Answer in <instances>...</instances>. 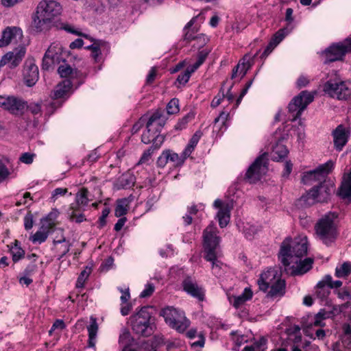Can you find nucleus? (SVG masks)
Segmentation results:
<instances>
[{
	"mask_svg": "<svg viewBox=\"0 0 351 351\" xmlns=\"http://www.w3.org/2000/svg\"><path fill=\"white\" fill-rule=\"evenodd\" d=\"M307 250L308 241L306 236H300L293 240L287 237L281 244L279 258L285 267L291 263H298V259L306 254Z\"/></svg>",
	"mask_w": 351,
	"mask_h": 351,
	"instance_id": "obj_1",
	"label": "nucleus"
},
{
	"mask_svg": "<svg viewBox=\"0 0 351 351\" xmlns=\"http://www.w3.org/2000/svg\"><path fill=\"white\" fill-rule=\"evenodd\" d=\"M149 307L144 306L132 317V328L134 332L143 337L151 336L156 328L154 318L149 312Z\"/></svg>",
	"mask_w": 351,
	"mask_h": 351,
	"instance_id": "obj_2",
	"label": "nucleus"
},
{
	"mask_svg": "<svg viewBox=\"0 0 351 351\" xmlns=\"http://www.w3.org/2000/svg\"><path fill=\"white\" fill-rule=\"evenodd\" d=\"M275 276V271L269 270L262 273L258 280L259 289L263 291H266L271 285V289L267 293V297L271 298H280L285 293L286 283L284 280L278 279L271 284V280Z\"/></svg>",
	"mask_w": 351,
	"mask_h": 351,
	"instance_id": "obj_3",
	"label": "nucleus"
},
{
	"mask_svg": "<svg viewBox=\"0 0 351 351\" xmlns=\"http://www.w3.org/2000/svg\"><path fill=\"white\" fill-rule=\"evenodd\" d=\"M337 215L335 213L325 215L315 226L318 237L326 245L332 243L336 237V227L334 222Z\"/></svg>",
	"mask_w": 351,
	"mask_h": 351,
	"instance_id": "obj_4",
	"label": "nucleus"
},
{
	"mask_svg": "<svg viewBox=\"0 0 351 351\" xmlns=\"http://www.w3.org/2000/svg\"><path fill=\"white\" fill-rule=\"evenodd\" d=\"M160 315L162 316L165 322L172 328L180 332H183L189 326V321L184 315L183 311L173 307L163 308Z\"/></svg>",
	"mask_w": 351,
	"mask_h": 351,
	"instance_id": "obj_5",
	"label": "nucleus"
},
{
	"mask_svg": "<svg viewBox=\"0 0 351 351\" xmlns=\"http://www.w3.org/2000/svg\"><path fill=\"white\" fill-rule=\"evenodd\" d=\"M324 91L330 97L347 100L351 96V84L340 80H329L324 85Z\"/></svg>",
	"mask_w": 351,
	"mask_h": 351,
	"instance_id": "obj_6",
	"label": "nucleus"
},
{
	"mask_svg": "<svg viewBox=\"0 0 351 351\" xmlns=\"http://www.w3.org/2000/svg\"><path fill=\"white\" fill-rule=\"evenodd\" d=\"M217 227L210 224L203 232L204 258L206 261H212L215 258V253L220 241L217 236Z\"/></svg>",
	"mask_w": 351,
	"mask_h": 351,
	"instance_id": "obj_7",
	"label": "nucleus"
},
{
	"mask_svg": "<svg viewBox=\"0 0 351 351\" xmlns=\"http://www.w3.org/2000/svg\"><path fill=\"white\" fill-rule=\"evenodd\" d=\"M314 99L313 93L303 90L299 95L294 97L288 105L289 112L293 113L292 121L299 119L302 112Z\"/></svg>",
	"mask_w": 351,
	"mask_h": 351,
	"instance_id": "obj_8",
	"label": "nucleus"
},
{
	"mask_svg": "<svg viewBox=\"0 0 351 351\" xmlns=\"http://www.w3.org/2000/svg\"><path fill=\"white\" fill-rule=\"evenodd\" d=\"M334 191L332 184L327 182L319 184L313 187L308 193L306 197H302L304 201L311 200L308 204H313L315 202H327L330 199L332 193Z\"/></svg>",
	"mask_w": 351,
	"mask_h": 351,
	"instance_id": "obj_9",
	"label": "nucleus"
},
{
	"mask_svg": "<svg viewBox=\"0 0 351 351\" xmlns=\"http://www.w3.org/2000/svg\"><path fill=\"white\" fill-rule=\"evenodd\" d=\"M333 166V162L329 160L319 165L315 169L306 172L302 178V182L304 184H311L314 182H318L319 184L324 183L326 182V177L331 171Z\"/></svg>",
	"mask_w": 351,
	"mask_h": 351,
	"instance_id": "obj_10",
	"label": "nucleus"
},
{
	"mask_svg": "<svg viewBox=\"0 0 351 351\" xmlns=\"http://www.w3.org/2000/svg\"><path fill=\"white\" fill-rule=\"evenodd\" d=\"M267 154L265 153L258 156L248 168L245 174V178L250 183L256 182L261 178V176L266 173L267 170Z\"/></svg>",
	"mask_w": 351,
	"mask_h": 351,
	"instance_id": "obj_11",
	"label": "nucleus"
},
{
	"mask_svg": "<svg viewBox=\"0 0 351 351\" xmlns=\"http://www.w3.org/2000/svg\"><path fill=\"white\" fill-rule=\"evenodd\" d=\"M0 107L12 114L21 115L26 108V102L14 96L0 95Z\"/></svg>",
	"mask_w": 351,
	"mask_h": 351,
	"instance_id": "obj_12",
	"label": "nucleus"
},
{
	"mask_svg": "<svg viewBox=\"0 0 351 351\" xmlns=\"http://www.w3.org/2000/svg\"><path fill=\"white\" fill-rule=\"evenodd\" d=\"M37 13L40 14L43 19L50 21L60 14L62 12L61 5L54 0H43L39 3L36 8Z\"/></svg>",
	"mask_w": 351,
	"mask_h": 351,
	"instance_id": "obj_13",
	"label": "nucleus"
},
{
	"mask_svg": "<svg viewBox=\"0 0 351 351\" xmlns=\"http://www.w3.org/2000/svg\"><path fill=\"white\" fill-rule=\"evenodd\" d=\"M26 53V49L19 45L13 51L6 53L0 60V66L8 64L10 69L16 68L21 62Z\"/></svg>",
	"mask_w": 351,
	"mask_h": 351,
	"instance_id": "obj_14",
	"label": "nucleus"
},
{
	"mask_svg": "<svg viewBox=\"0 0 351 351\" xmlns=\"http://www.w3.org/2000/svg\"><path fill=\"white\" fill-rule=\"evenodd\" d=\"M348 53L347 51V43L346 40L341 43L331 45L325 51V64L332 62L341 60L345 55Z\"/></svg>",
	"mask_w": 351,
	"mask_h": 351,
	"instance_id": "obj_15",
	"label": "nucleus"
},
{
	"mask_svg": "<svg viewBox=\"0 0 351 351\" xmlns=\"http://www.w3.org/2000/svg\"><path fill=\"white\" fill-rule=\"evenodd\" d=\"M23 79L27 86H32L36 84L39 77L38 68L32 58H27L23 67Z\"/></svg>",
	"mask_w": 351,
	"mask_h": 351,
	"instance_id": "obj_16",
	"label": "nucleus"
},
{
	"mask_svg": "<svg viewBox=\"0 0 351 351\" xmlns=\"http://www.w3.org/2000/svg\"><path fill=\"white\" fill-rule=\"evenodd\" d=\"M332 136L335 149L340 152L348 141L350 129L340 124L332 131Z\"/></svg>",
	"mask_w": 351,
	"mask_h": 351,
	"instance_id": "obj_17",
	"label": "nucleus"
},
{
	"mask_svg": "<svg viewBox=\"0 0 351 351\" xmlns=\"http://www.w3.org/2000/svg\"><path fill=\"white\" fill-rule=\"evenodd\" d=\"M23 38L21 29L16 27H7L2 32L0 39V47H6L11 43L17 44Z\"/></svg>",
	"mask_w": 351,
	"mask_h": 351,
	"instance_id": "obj_18",
	"label": "nucleus"
},
{
	"mask_svg": "<svg viewBox=\"0 0 351 351\" xmlns=\"http://www.w3.org/2000/svg\"><path fill=\"white\" fill-rule=\"evenodd\" d=\"M183 289L192 297L197 298L199 301L204 300V289L199 286L197 282L191 277L186 278L182 282Z\"/></svg>",
	"mask_w": 351,
	"mask_h": 351,
	"instance_id": "obj_19",
	"label": "nucleus"
},
{
	"mask_svg": "<svg viewBox=\"0 0 351 351\" xmlns=\"http://www.w3.org/2000/svg\"><path fill=\"white\" fill-rule=\"evenodd\" d=\"M214 206L219 208L217 217L220 227H226L230 221L232 206L228 203L224 204L221 200L217 199L214 202Z\"/></svg>",
	"mask_w": 351,
	"mask_h": 351,
	"instance_id": "obj_20",
	"label": "nucleus"
},
{
	"mask_svg": "<svg viewBox=\"0 0 351 351\" xmlns=\"http://www.w3.org/2000/svg\"><path fill=\"white\" fill-rule=\"evenodd\" d=\"M58 231L61 234L60 239L54 238L53 243L57 254L58 260H60L69 252L71 244L69 241L66 240L63 234V230H58Z\"/></svg>",
	"mask_w": 351,
	"mask_h": 351,
	"instance_id": "obj_21",
	"label": "nucleus"
},
{
	"mask_svg": "<svg viewBox=\"0 0 351 351\" xmlns=\"http://www.w3.org/2000/svg\"><path fill=\"white\" fill-rule=\"evenodd\" d=\"M197 19V16L193 17L191 21L187 23V24L185 25L184 28V38L185 40L190 42L193 40H198L199 39L201 40V44L202 45H205L208 40V38L206 37L204 34H199L197 36H194L195 32H197V29H195V28L190 29V28L193 25V24L195 23Z\"/></svg>",
	"mask_w": 351,
	"mask_h": 351,
	"instance_id": "obj_22",
	"label": "nucleus"
},
{
	"mask_svg": "<svg viewBox=\"0 0 351 351\" xmlns=\"http://www.w3.org/2000/svg\"><path fill=\"white\" fill-rule=\"evenodd\" d=\"M166 119L162 116L159 112H154L149 119L146 123V127L150 129L155 130L156 133H160L161 129L165 125Z\"/></svg>",
	"mask_w": 351,
	"mask_h": 351,
	"instance_id": "obj_23",
	"label": "nucleus"
},
{
	"mask_svg": "<svg viewBox=\"0 0 351 351\" xmlns=\"http://www.w3.org/2000/svg\"><path fill=\"white\" fill-rule=\"evenodd\" d=\"M253 295V293L250 288H245L243 292L237 296H228V300L232 306L239 308L243 305L247 301L250 300Z\"/></svg>",
	"mask_w": 351,
	"mask_h": 351,
	"instance_id": "obj_24",
	"label": "nucleus"
},
{
	"mask_svg": "<svg viewBox=\"0 0 351 351\" xmlns=\"http://www.w3.org/2000/svg\"><path fill=\"white\" fill-rule=\"evenodd\" d=\"M313 263V260L311 258H306L303 261H302L301 258L298 259V262L296 263V267H292V270L291 271V275H303L312 268Z\"/></svg>",
	"mask_w": 351,
	"mask_h": 351,
	"instance_id": "obj_25",
	"label": "nucleus"
},
{
	"mask_svg": "<svg viewBox=\"0 0 351 351\" xmlns=\"http://www.w3.org/2000/svg\"><path fill=\"white\" fill-rule=\"evenodd\" d=\"M47 50L51 51L50 56L54 58V60L57 64L61 62H64V56L66 53V51L63 49L60 42H53Z\"/></svg>",
	"mask_w": 351,
	"mask_h": 351,
	"instance_id": "obj_26",
	"label": "nucleus"
},
{
	"mask_svg": "<svg viewBox=\"0 0 351 351\" xmlns=\"http://www.w3.org/2000/svg\"><path fill=\"white\" fill-rule=\"evenodd\" d=\"M331 281V276L326 275L324 279L319 281L315 287V294L321 300L326 298L330 293V287L327 282Z\"/></svg>",
	"mask_w": 351,
	"mask_h": 351,
	"instance_id": "obj_27",
	"label": "nucleus"
},
{
	"mask_svg": "<svg viewBox=\"0 0 351 351\" xmlns=\"http://www.w3.org/2000/svg\"><path fill=\"white\" fill-rule=\"evenodd\" d=\"M135 183V177L130 172L123 173L115 182L114 186L117 189L130 188Z\"/></svg>",
	"mask_w": 351,
	"mask_h": 351,
	"instance_id": "obj_28",
	"label": "nucleus"
},
{
	"mask_svg": "<svg viewBox=\"0 0 351 351\" xmlns=\"http://www.w3.org/2000/svg\"><path fill=\"white\" fill-rule=\"evenodd\" d=\"M51 223L43 224L39 230L30 237V240L34 243H42L46 241L49 234L53 230L51 228Z\"/></svg>",
	"mask_w": 351,
	"mask_h": 351,
	"instance_id": "obj_29",
	"label": "nucleus"
},
{
	"mask_svg": "<svg viewBox=\"0 0 351 351\" xmlns=\"http://www.w3.org/2000/svg\"><path fill=\"white\" fill-rule=\"evenodd\" d=\"M99 326L97 322V319L93 316L90 318V324L87 326L88 332V347L95 348L97 339V334L98 332Z\"/></svg>",
	"mask_w": 351,
	"mask_h": 351,
	"instance_id": "obj_30",
	"label": "nucleus"
},
{
	"mask_svg": "<svg viewBox=\"0 0 351 351\" xmlns=\"http://www.w3.org/2000/svg\"><path fill=\"white\" fill-rule=\"evenodd\" d=\"M72 87L70 80H64L60 82L55 88L52 97L55 99L64 98Z\"/></svg>",
	"mask_w": 351,
	"mask_h": 351,
	"instance_id": "obj_31",
	"label": "nucleus"
},
{
	"mask_svg": "<svg viewBox=\"0 0 351 351\" xmlns=\"http://www.w3.org/2000/svg\"><path fill=\"white\" fill-rule=\"evenodd\" d=\"M292 30L291 27H286L282 29H280L274 36L271 41L270 42L269 46L265 49L264 53H268L270 51V48H273L278 45L283 38L288 35Z\"/></svg>",
	"mask_w": 351,
	"mask_h": 351,
	"instance_id": "obj_32",
	"label": "nucleus"
},
{
	"mask_svg": "<svg viewBox=\"0 0 351 351\" xmlns=\"http://www.w3.org/2000/svg\"><path fill=\"white\" fill-rule=\"evenodd\" d=\"M58 71L61 77L69 78L68 80L76 78L80 75V71L66 63L61 64L58 67Z\"/></svg>",
	"mask_w": 351,
	"mask_h": 351,
	"instance_id": "obj_33",
	"label": "nucleus"
},
{
	"mask_svg": "<svg viewBox=\"0 0 351 351\" xmlns=\"http://www.w3.org/2000/svg\"><path fill=\"white\" fill-rule=\"evenodd\" d=\"M287 154L288 149L286 146L282 144L278 143L272 149L271 158L274 161H279L285 158Z\"/></svg>",
	"mask_w": 351,
	"mask_h": 351,
	"instance_id": "obj_34",
	"label": "nucleus"
},
{
	"mask_svg": "<svg viewBox=\"0 0 351 351\" xmlns=\"http://www.w3.org/2000/svg\"><path fill=\"white\" fill-rule=\"evenodd\" d=\"M333 316V312L332 311H326L325 309H321L315 316L312 325L315 326H324L325 324L324 321L326 319L330 318Z\"/></svg>",
	"mask_w": 351,
	"mask_h": 351,
	"instance_id": "obj_35",
	"label": "nucleus"
},
{
	"mask_svg": "<svg viewBox=\"0 0 351 351\" xmlns=\"http://www.w3.org/2000/svg\"><path fill=\"white\" fill-rule=\"evenodd\" d=\"M201 136L202 132L200 131L195 132V133L192 136V137L189 140L187 146L183 151V155L187 157L190 156V154L192 153V152L194 150L195 147L197 145L201 138Z\"/></svg>",
	"mask_w": 351,
	"mask_h": 351,
	"instance_id": "obj_36",
	"label": "nucleus"
},
{
	"mask_svg": "<svg viewBox=\"0 0 351 351\" xmlns=\"http://www.w3.org/2000/svg\"><path fill=\"white\" fill-rule=\"evenodd\" d=\"M105 45V42L99 40H95L93 44L87 47L88 49L91 50L92 51V57L95 60V62L99 61V56L101 54V47Z\"/></svg>",
	"mask_w": 351,
	"mask_h": 351,
	"instance_id": "obj_37",
	"label": "nucleus"
},
{
	"mask_svg": "<svg viewBox=\"0 0 351 351\" xmlns=\"http://www.w3.org/2000/svg\"><path fill=\"white\" fill-rule=\"evenodd\" d=\"M165 153H167V156L168 158V161H170L173 163L174 165H182L184 160L188 158L182 154V156H179L178 154L171 152V150H165Z\"/></svg>",
	"mask_w": 351,
	"mask_h": 351,
	"instance_id": "obj_38",
	"label": "nucleus"
},
{
	"mask_svg": "<svg viewBox=\"0 0 351 351\" xmlns=\"http://www.w3.org/2000/svg\"><path fill=\"white\" fill-rule=\"evenodd\" d=\"M128 209V202L127 199H121L117 201L115 208L114 214L117 217H121L125 215Z\"/></svg>",
	"mask_w": 351,
	"mask_h": 351,
	"instance_id": "obj_39",
	"label": "nucleus"
},
{
	"mask_svg": "<svg viewBox=\"0 0 351 351\" xmlns=\"http://www.w3.org/2000/svg\"><path fill=\"white\" fill-rule=\"evenodd\" d=\"M351 274V264L348 262L343 263L335 269V276L337 278H346Z\"/></svg>",
	"mask_w": 351,
	"mask_h": 351,
	"instance_id": "obj_40",
	"label": "nucleus"
},
{
	"mask_svg": "<svg viewBox=\"0 0 351 351\" xmlns=\"http://www.w3.org/2000/svg\"><path fill=\"white\" fill-rule=\"evenodd\" d=\"M195 118V114L193 112H189L182 119H180L177 124L175 125L176 130H182L186 128L187 124Z\"/></svg>",
	"mask_w": 351,
	"mask_h": 351,
	"instance_id": "obj_41",
	"label": "nucleus"
},
{
	"mask_svg": "<svg viewBox=\"0 0 351 351\" xmlns=\"http://www.w3.org/2000/svg\"><path fill=\"white\" fill-rule=\"evenodd\" d=\"M11 254L12 255V260L14 263L21 259L24 255V250L19 245V241H15L14 246H12L10 249Z\"/></svg>",
	"mask_w": 351,
	"mask_h": 351,
	"instance_id": "obj_42",
	"label": "nucleus"
},
{
	"mask_svg": "<svg viewBox=\"0 0 351 351\" xmlns=\"http://www.w3.org/2000/svg\"><path fill=\"white\" fill-rule=\"evenodd\" d=\"M50 50H47L43 58L42 69L43 70H49L52 68V66L53 64H57L56 62L54 60V58H52L50 56Z\"/></svg>",
	"mask_w": 351,
	"mask_h": 351,
	"instance_id": "obj_43",
	"label": "nucleus"
},
{
	"mask_svg": "<svg viewBox=\"0 0 351 351\" xmlns=\"http://www.w3.org/2000/svg\"><path fill=\"white\" fill-rule=\"evenodd\" d=\"M88 191L86 188H82L76 195V202L78 205L86 206L89 202L88 197Z\"/></svg>",
	"mask_w": 351,
	"mask_h": 351,
	"instance_id": "obj_44",
	"label": "nucleus"
},
{
	"mask_svg": "<svg viewBox=\"0 0 351 351\" xmlns=\"http://www.w3.org/2000/svg\"><path fill=\"white\" fill-rule=\"evenodd\" d=\"M179 100L177 98H173L167 104V112L169 114H174L179 112Z\"/></svg>",
	"mask_w": 351,
	"mask_h": 351,
	"instance_id": "obj_45",
	"label": "nucleus"
},
{
	"mask_svg": "<svg viewBox=\"0 0 351 351\" xmlns=\"http://www.w3.org/2000/svg\"><path fill=\"white\" fill-rule=\"evenodd\" d=\"M90 274V268H86L84 269L80 274L77 282H76V287L77 288H81L84 287V282L88 278V276Z\"/></svg>",
	"mask_w": 351,
	"mask_h": 351,
	"instance_id": "obj_46",
	"label": "nucleus"
},
{
	"mask_svg": "<svg viewBox=\"0 0 351 351\" xmlns=\"http://www.w3.org/2000/svg\"><path fill=\"white\" fill-rule=\"evenodd\" d=\"M50 21L48 19H43L40 16V14L36 12L35 17L34 18V26L37 29V31H42L43 27L47 23H49Z\"/></svg>",
	"mask_w": 351,
	"mask_h": 351,
	"instance_id": "obj_47",
	"label": "nucleus"
},
{
	"mask_svg": "<svg viewBox=\"0 0 351 351\" xmlns=\"http://www.w3.org/2000/svg\"><path fill=\"white\" fill-rule=\"evenodd\" d=\"M130 339L131 335L130 331L126 328H123L119 336V343L123 344V347L129 346Z\"/></svg>",
	"mask_w": 351,
	"mask_h": 351,
	"instance_id": "obj_48",
	"label": "nucleus"
},
{
	"mask_svg": "<svg viewBox=\"0 0 351 351\" xmlns=\"http://www.w3.org/2000/svg\"><path fill=\"white\" fill-rule=\"evenodd\" d=\"M152 137L154 138V139L152 141L153 145L151 149L154 150L160 148L161 145L164 142L165 137L162 135H160V133L156 132H154V134H152Z\"/></svg>",
	"mask_w": 351,
	"mask_h": 351,
	"instance_id": "obj_49",
	"label": "nucleus"
},
{
	"mask_svg": "<svg viewBox=\"0 0 351 351\" xmlns=\"http://www.w3.org/2000/svg\"><path fill=\"white\" fill-rule=\"evenodd\" d=\"M34 115L41 114V103H30L29 105L26 104V108Z\"/></svg>",
	"mask_w": 351,
	"mask_h": 351,
	"instance_id": "obj_50",
	"label": "nucleus"
},
{
	"mask_svg": "<svg viewBox=\"0 0 351 351\" xmlns=\"http://www.w3.org/2000/svg\"><path fill=\"white\" fill-rule=\"evenodd\" d=\"M10 175V171L0 158V182L5 180Z\"/></svg>",
	"mask_w": 351,
	"mask_h": 351,
	"instance_id": "obj_51",
	"label": "nucleus"
},
{
	"mask_svg": "<svg viewBox=\"0 0 351 351\" xmlns=\"http://www.w3.org/2000/svg\"><path fill=\"white\" fill-rule=\"evenodd\" d=\"M241 61V66L239 69V78L242 79L247 73V71L250 69L251 64L249 61H245V58H243Z\"/></svg>",
	"mask_w": 351,
	"mask_h": 351,
	"instance_id": "obj_52",
	"label": "nucleus"
},
{
	"mask_svg": "<svg viewBox=\"0 0 351 351\" xmlns=\"http://www.w3.org/2000/svg\"><path fill=\"white\" fill-rule=\"evenodd\" d=\"M146 131H145L141 136V141L145 144H148L152 142V141L154 139L152 137V134L155 132V130H149V128L146 127Z\"/></svg>",
	"mask_w": 351,
	"mask_h": 351,
	"instance_id": "obj_53",
	"label": "nucleus"
},
{
	"mask_svg": "<svg viewBox=\"0 0 351 351\" xmlns=\"http://www.w3.org/2000/svg\"><path fill=\"white\" fill-rule=\"evenodd\" d=\"M302 341V337L301 335H295L294 336V338H291L290 336L289 337L287 338L286 339H284V346H289V345H295V344H300Z\"/></svg>",
	"mask_w": 351,
	"mask_h": 351,
	"instance_id": "obj_54",
	"label": "nucleus"
},
{
	"mask_svg": "<svg viewBox=\"0 0 351 351\" xmlns=\"http://www.w3.org/2000/svg\"><path fill=\"white\" fill-rule=\"evenodd\" d=\"M58 214L56 212H51L48 214V215L46 217L45 219H43L41 221V223L43 224H47V223H51V228L53 230L55 227V222L54 220L57 217Z\"/></svg>",
	"mask_w": 351,
	"mask_h": 351,
	"instance_id": "obj_55",
	"label": "nucleus"
},
{
	"mask_svg": "<svg viewBox=\"0 0 351 351\" xmlns=\"http://www.w3.org/2000/svg\"><path fill=\"white\" fill-rule=\"evenodd\" d=\"M60 29H64L66 32H67L69 33H71V34H75V35L81 36H83V37H85V38H88L87 35L84 34H82V33L75 30L73 27H71L68 23H62L61 25Z\"/></svg>",
	"mask_w": 351,
	"mask_h": 351,
	"instance_id": "obj_56",
	"label": "nucleus"
},
{
	"mask_svg": "<svg viewBox=\"0 0 351 351\" xmlns=\"http://www.w3.org/2000/svg\"><path fill=\"white\" fill-rule=\"evenodd\" d=\"M336 293L338 296V298L343 300H351V291H350L347 289H341L339 290H337L336 291Z\"/></svg>",
	"mask_w": 351,
	"mask_h": 351,
	"instance_id": "obj_57",
	"label": "nucleus"
},
{
	"mask_svg": "<svg viewBox=\"0 0 351 351\" xmlns=\"http://www.w3.org/2000/svg\"><path fill=\"white\" fill-rule=\"evenodd\" d=\"M191 75V72L186 69L184 72L178 75L177 77V82L180 84L184 85L189 80Z\"/></svg>",
	"mask_w": 351,
	"mask_h": 351,
	"instance_id": "obj_58",
	"label": "nucleus"
},
{
	"mask_svg": "<svg viewBox=\"0 0 351 351\" xmlns=\"http://www.w3.org/2000/svg\"><path fill=\"white\" fill-rule=\"evenodd\" d=\"M67 192L66 188H56L52 192L51 199L55 202L59 196H64Z\"/></svg>",
	"mask_w": 351,
	"mask_h": 351,
	"instance_id": "obj_59",
	"label": "nucleus"
},
{
	"mask_svg": "<svg viewBox=\"0 0 351 351\" xmlns=\"http://www.w3.org/2000/svg\"><path fill=\"white\" fill-rule=\"evenodd\" d=\"M267 341L265 337H261L258 341H256L253 344L256 351H264L267 348Z\"/></svg>",
	"mask_w": 351,
	"mask_h": 351,
	"instance_id": "obj_60",
	"label": "nucleus"
},
{
	"mask_svg": "<svg viewBox=\"0 0 351 351\" xmlns=\"http://www.w3.org/2000/svg\"><path fill=\"white\" fill-rule=\"evenodd\" d=\"M34 225L33 215L29 211L24 217V226L27 230H30Z\"/></svg>",
	"mask_w": 351,
	"mask_h": 351,
	"instance_id": "obj_61",
	"label": "nucleus"
},
{
	"mask_svg": "<svg viewBox=\"0 0 351 351\" xmlns=\"http://www.w3.org/2000/svg\"><path fill=\"white\" fill-rule=\"evenodd\" d=\"M154 286L153 284H147L145 288V289L141 293V298H147L149 297L154 291Z\"/></svg>",
	"mask_w": 351,
	"mask_h": 351,
	"instance_id": "obj_62",
	"label": "nucleus"
},
{
	"mask_svg": "<svg viewBox=\"0 0 351 351\" xmlns=\"http://www.w3.org/2000/svg\"><path fill=\"white\" fill-rule=\"evenodd\" d=\"M208 261L212 263V269L213 273L215 274H218L222 263L221 261L217 260L216 253H215V258Z\"/></svg>",
	"mask_w": 351,
	"mask_h": 351,
	"instance_id": "obj_63",
	"label": "nucleus"
},
{
	"mask_svg": "<svg viewBox=\"0 0 351 351\" xmlns=\"http://www.w3.org/2000/svg\"><path fill=\"white\" fill-rule=\"evenodd\" d=\"M66 327V325L63 320L62 319H56L55 322L53 324L51 330H49V333H51L53 330H62Z\"/></svg>",
	"mask_w": 351,
	"mask_h": 351,
	"instance_id": "obj_64",
	"label": "nucleus"
}]
</instances>
